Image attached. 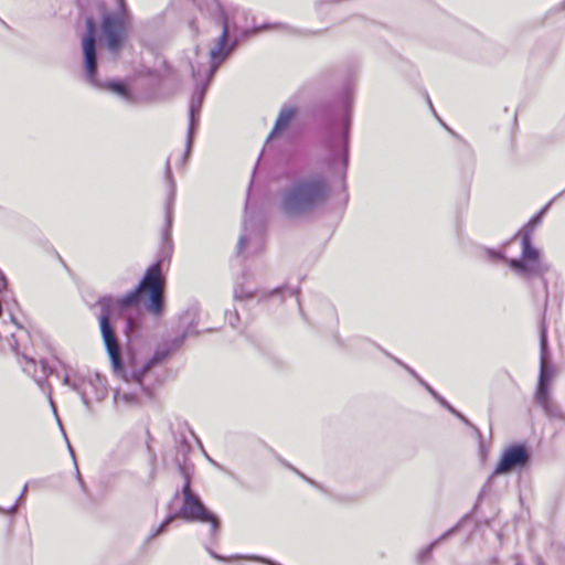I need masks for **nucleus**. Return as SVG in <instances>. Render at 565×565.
<instances>
[{
    "mask_svg": "<svg viewBox=\"0 0 565 565\" xmlns=\"http://www.w3.org/2000/svg\"><path fill=\"white\" fill-rule=\"evenodd\" d=\"M163 288L164 278L161 273L160 262H157L146 270L143 278L136 288L120 298L105 296L97 302L100 308V332L115 374L125 382L138 384L147 395H150V390L146 384V379L150 370L157 364L162 363L169 356L170 352L180 347L191 332L186 330L180 338L173 340L170 347L158 349L152 358L140 366H138L135 359L131 358L127 367L121 359L113 320L121 310L136 305L143 292H147L149 296L145 303L146 309L153 316H159L163 309Z\"/></svg>",
    "mask_w": 565,
    "mask_h": 565,
    "instance_id": "f257e3e1",
    "label": "nucleus"
},
{
    "mask_svg": "<svg viewBox=\"0 0 565 565\" xmlns=\"http://www.w3.org/2000/svg\"><path fill=\"white\" fill-rule=\"evenodd\" d=\"M193 2L204 15L222 28V32L214 40V44L209 52L210 65L207 67H195L192 65V75L196 84V89L190 100V122L186 136L185 156L189 154L192 147L195 129V115L201 110L207 85L213 78L216 70L231 55L238 44V38H230V31L232 28L230 17L218 0H193Z\"/></svg>",
    "mask_w": 565,
    "mask_h": 565,
    "instance_id": "f03ea898",
    "label": "nucleus"
},
{
    "mask_svg": "<svg viewBox=\"0 0 565 565\" xmlns=\"http://www.w3.org/2000/svg\"><path fill=\"white\" fill-rule=\"evenodd\" d=\"M329 193V183L322 174L297 175L281 193L280 210L288 217L309 215L327 201Z\"/></svg>",
    "mask_w": 565,
    "mask_h": 565,
    "instance_id": "7ed1b4c3",
    "label": "nucleus"
},
{
    "mask_svg": "<svg viewBox=\"0 0 565 565\" xmlns=\"http://www.w3.org/2000/svg\"><path fill=\"white\" fill-rule=\"evenodd\" d=\"M180 469L184 476V483L181 491H175L173 500L170 502L169 507H171L172 502L179 498L182 499V504L177 512L170 514L175 515V519L180 518L189 522L210 523L211 535L214 536L220 526L217 516L210 512L205 508L201 498L192 491L191 477L185 467H180Z\"/></svg>",
    "mask_w": 565,
    "mask_h": 565,
    "instance_id": "20e7f679",
    "label": "nucleus"
},
{
    "mask_svg": "<svg viewBox=\"0 0 565 565\" xmlns=\"http://www.w3.org/2000/svg\"><path fill=\"white\" fill-rule=\"evenodd\" d=\"M534 230L535 227H531L529 223L520 230L519 235H521L522 243L521 257L505 259L512 270L523 278L541 277L550 269L548 265L541 258L540 250L531 243Z\"/></svg>",
    "mask_w": 565,
    "mask_h": 565,
    "instance_id": "39448f33",
    "label": "nucleus"
},
{
    "mask_svg": "<svg viewBox=\"0 0 565 565\" xmlns=\"http://www.w3.org/2000/svg\"><path fill=\"white\" fill-rule=\"evenodd\" d=\"M86 33L83 39V53H84V68L86 79L94 86L99 88H106L117 94L122 99L129 100L130 93L127 87L119 82L102 83L96 76L97 68V53H96V25L92 17H88L85 21Z\"/></svg>",
    "mask_w": 565,
    "mask_h": 565,
    "instance_id": "423d86ee",
    "label": "nucleus"
},
{
    "mask_svg": "<svg viewBox=\"0 0 565 565\" xmlns=\"http://www.w3.org/2000/svg\"><path fill=\"white\" fill-rule=\"evenodd\" d=\"M117 8L114 13L105 14L103 18V33L107 47L117 53L124 41L125 24L127 21V9L125 0H116Z\"/></svg>",
    "mask_w": 565,
    "mask_h": 565,
    "instance_id": "0eeeda50",
    "label": "nucleus"
},
{
    "mask_svg": "<svg viewBox=\"0 0 565 565\" xmlns=\"http://www.w3.org/2000/svg\"><path fill=\"white\" fill-rule=\"evenodd\" d=\"M554 373V367L550 363L547 328L543 323L540 332V373L535 392V399L550 395V385L553 381Z\"/></svg>",
    "mask_w": 565,
    "mask_h": 565,
    "instance_id": "6e6552de",
    "label": "nucleus"
},
{
    "mask_svg": "<svg viewBox=\"0 0 565 565\" xmlns=\"http://www.w3.org/2000/svg\"><path fill=\"white\" fill-rule=\"evenodd\" d=\"M264 225L260 221L246 217L243 234L237 243V255L257 254L264 247Z\"/></svg>",
    "mask_w": 565,
    "mask_h": 565,
    "instance_id": "1a4fd4ad",
    "label": "nucleus"
},
{
    "mask_svg": "<svg viewBox=\"0 0 565 565\" xmlns=\"http://www.w3.org/2000/svg\"><path fill=\"white\" fill-rule=\"evenodd\" d=\"M530 459L529 451L523 445L508 447L495 467L494 475L508 473L514 469L524 467Z\"/></svg>",
    "mask_w": 565,
    "mask_h": 565,
    "instance_id": "9d476101",
    "label": "nucleus"
},
{
    "mask_svg": "<svg viewBox=\"0 0 565 565\" xmlns=\"http://www.w3.org/2000/svg\"><path fill=\"white\" fill-rule=\"evenodd\" d=\"M21 360L23 361V371L36 381L42 391H45L47 386L46 377L52 373V370L47 363L41 361L39 367L32 358H29L24 354L21 355Z\"/></svg>",
    "mask_w": 565,
    "mask_h": 565,
    "instance_id": "9b49d317",
    "label": "nucleus"
},
{
    "mask_svg": "<svg viewBox=\"0 0 565 565\" xmlns=\"http://www.w3.org/2000/svg\"><path fill=\"white\" fill-rule=\"evenodd\" d=\"M298 113V108L292 105H284L278 114V117L275 121V125L267 137L265 148L268 147L270 141L276 138L278 135L284 132L291 121L295 119L296 115Z\"/></svg>",
    "mask_w": 565,
    "mask_h": 565,
    "instance_id": "f8f14e48",
    "label": "nucleus"
},
{
    "mask_svg": "<svg viewBox=\"0 0 565 565\" xmlns=\"http://www.w3.org/2000/svg\"><path fill=\"white\" fill-rule=\"evenodd\" d=\"M349 128H350V117L345 115L343 119L341 132L339 137V149L331 148L332 151V160L335 161L339 157L342 169L345 170L348 166V156H349Z\"/></svg>",
    "mask_w": 565,
    "mask_h": 565,
    "instance_id": "ddd939ff",
    "label": "nucleus"
},
{
    "mask_svg": "<svg viewBox=\"0 0 565 565\" xmlns=\"http://www.w3.org/2000/svg\"><path fill=\"white\" fill-rule=\"evenodd\" d=\"M63 384L78 393L84 405L88 406L92 401V379H73L68 373L63 377Z\"/></svg>",
    "mask_w": 565,
    "mask_h": 565,
    "instance_id": "4468645a",
    "label": "nucleus"
},
{
    "mask_svg": "<svg viewBox=\"0 0 565 565\" xmlns=\"http://www.w3.org/2000/svg\"><path fill=\"white\" fill-rule=\"evenodd\" d=\"M535 402L543 408L545 415L551 420H559L565 423V413L561 406L557 405L551 397V395L536 398Z\"/></svg>",
    "mask_w": 565,
    "mask_h": 565,
    "instance_id": "2eb2a0df",
    "label": "nucleus"
},
{
    "mask_svg": "<svg viewBox=\"0 0 565 565\" xmlns=\"http://www.w3.org/2000/svg\"><path fill=\"white\" fill-rule=\"evenodd\" d=\"M164 170H166V177L170 183V196H169V201H168L167 210H166L167 228H166V234H164L166 238L168 239L169 232H170L171 224H172V202L174 199V183H173V179H172V169H171L169 159L166 162Z\"/></svg>",
    "mask_w": 565,
    "mask_h": 565,
    "instance_id": "dca6fc26",
    "label": "nucleus"
},
{
    "mask_svg": "<svg viewBox=\"0 0 565 565\" xmlns=\"http://www.w3.org/2000/svg\"><path fill=\"white\" fill-rule=\"evenodd\" d=\"M114 402L116 405H136L138 404V395L135 392H126L121 388H117L114 393Z\"/></svg>",
    "mask_w": 565,
    "mask_h": 565,
    "instance_id": "f3484780",
    "label": "nucleus"
},
{
    "mask_svg": "<svg viewBox=\"0 0 565 565\" xmlns=\"http://www.w3.org/2000/svg\"><path fill=\"white\" fill-rule=\"evenodd\" d=\"M427 392L446 409H448L451 414L460 418L463 423L469 424L468 419L459 413L456 408H454L443 396H440L429 384L425 387Z\"/></svg>",
    "mask_w": 565,
    "mask_h": 565,
    "instance_id": "a211bd4d",
    "label": "nucleus"
},
{
    "mask_svg": "<svg viewBox=\"0 0 565 565\" xmlns=\"http://www.w3.org/2000/svg\"><path fill=\"white\" fill-rule=\"evenodd\" d=\"M458 527H459V524L455 525L454 527H451L450 530L445 532L441 536H439L437 540L431 542L427 547H425L423 551L419 552V554H418L419 558L422 561L429 558L433 548L435 546H437L439 543H441L444 540H446L449 535L455 533L458 530Z\"/></svg>",
    "mask_w": 565,
    "mask_h": 565,
    "instance_id": "6ab92c4d",
    "label": "nucleus"
},
{
    "mask_svg": "<svg viewBox=\"0 0 565 565\" xmlns=\"http://www.w3.org/2000/svg\"><path fill=\"white\" fill-rule=\"evenodd\" d=\"M257 291L253 288L245 287L243 282L236 281L234 287V298L236 300H246L255 297Z\"/></svg>",
    "mask_w": 565,
    "mask_h": 565,
    "instance_id": "aec40b11",
    "label": "nucleus"
},
{
    "mask_svg": "<svg viewBox=\"0 0 565 565\" xmlns=\"http://www.w3.org/2000/svg\"><path fill=\"white\" fill-rule=\"evenodd\" d=\"M209 553L211 554V556L213 558H215L217 561L226 562V561L232 559V557H224L222 555L216 554L212 550H209ZM233 558H243V556H233ZM244 558L256 561V562H260V563H264V564H267V565H280L278 563H275V562H273V561H270L268 558L260 557V556H244Z\"/></svg>",
    "mask_w": 565,
    "mask_h": 565,
    "instance_id": "412c9836",
    "label": "nucleus"
},
{
    "mask_svg": "<svg viewBox=\"0 0 565 565\" xmlns=\"http://www.w3.org/2000/svg\"><path fill=\"white\" fill-rule=\"evenodd\" d=\"M175 520V515H171L169 514L160 525H158L157 527H153L152 531L150 532L149 536L147 537V541H150L152 539H154L156 536L160 535L161 533H163L167 527Z\"/></svg>",
    "mask_w": 565,
    "mask_h": 565,
    "instance_id": "4be33fe9",
    "label": "nucleus"
},
{
    "mask_svg": "<svg viewBox=\"0 0 565 565\" xmlns=\"http://www.w3.org/2000/svg\"><path fill=\"white\" fill-rule=\"evenodd\" d=\"M396 363H398L399 365H402L414 379H416V381L423 385L424 387H426V385H428L427 382H425L412 367H409L408 365L404 364L402 361L395 359Z\"/></svg>",
    "mask_w": 565,
    "mask_h": 565,
    "instance_id": "5701e85b",
    "label": "nucleus"
},
{
    "mask_svg": "<svg viewBox=\"0 0 565 565\" xmlns=\"http://www.w3.org/2000/svg\"><path fill=\"white\" fill-rule=\"evenodd\" d=\"M396 363H398L399 365H402L414 379H416V381L423 385L424 387H426V385H428L427 382H425L412 367H409L408 365L404 364L402 361L395 359Z\"/></svg>",
    "mask_w": 565,
    "mask_h": 565,
    "instance_id": "b1692460",
    "label": "nucleus"
},
{
    "mask_svg": "<svg viewBox=\"0 0 565 565\" xmlns=\"http://www.w3.org/2000/svg\"><path fill=\"white\" fill-rule=\"evenodd\" d=\"M396 363H398L399 365H402L414 379H416V381L423 385L424 387H426V385H428L427 382H425L412 367H409L408 365L404 364L402 361L395 359Z\"/></svg>",
    "mask_w": 565,
    "mask_h": 565,
    "instance_id": "393cba45",
    "label": "nucleus"
},
{
    "mask_svg": "<svg viewBox=\"0 0 565 565\" xmlns=\"http://www.w3.org/2000/svg\"><path fill=\"white\" fill-rule=\"evenodd\" d=\"M551 203H547L536 215H534L527 223L531 227H536L541 221L545 212L547 211Z\"/></svg>",
    "mask_w": 565,
    "mask_h": 565,
    "instance_id": "a878e982",
    "label": "nucleus"
},
{
    "mask_svg": "<svg viewBox=\"0 0 565 565\" xmlns=\"http://www.w3.org/2000/svg\"><path fill=\"white\" fill-rule=\"evenodd\" d=\"M28 491V483L24 484L23 489H22V492L17 501L15 504H13L10 509L8 510H4L0 507V513H7V514H13L15 511H17V508H18V503L24 498L25 493Z\"/></svg>",
    "mask_w": 565,
    "mask_h": 565,
    "instance_id": "bb28decb",
    "label": "nucleus"
},
{
    "mask_svg": "<svg viewBox=\"0 0 565 565\" xmlns=\"http://www.w3.org/2000/svg\"><path fill=\"white\" fill-rule=\"evenodd\" d=\"M225 319L227 321V323L232 327V328H236L238 322H239V316L237 313V311H227L225 313Z\"/></svg>",
    "mask_w": 565,
    "mask_h": 565,
    "instance_id": "cd10ccee",
    "label": "nucleus"
},
{
    "mask_svg": "<svg viewBox=\"0 0 565 565\" xmlns=\"http://www.w3.org/2000/svg\"><path fill=\"white\" fill-rule=\"evenodd\" d=\"M6 287H7V279L2 275V273H0V291L3 290Z\"/></svg>",
    "mask_w": 565,
    "mask_h": 565,
    "instance_id": "c85d7f7f",
    "label": "nucleus"
},
{
    "mask_svg": "<svg viewBox=\"0 0 565 565\" xmlns=\"http://www.w3.org/2000/svg\"><path fill=\"white\" fill-rule=\"evenodd\" d=\"M268 28H269V25H262V26L255 28L254 30L246 31L245 33H246V35H248L250 33H255L257 31H263V30L268 29Z\"/></svg>",
    "mask_w": 565,
    "mask_h": 565,
    "instance_id": "c756f323",
    "label": "nucleus"
},
{
    "mask_svg": "<svg viewBox=\"0 0 565 565\" xmlns=\"http://www.w3.org/2000/svg\"><path fill=\"white\" fill-rule=\"evenodd\" d=\"M490 256L492 258H495V259H505L499 252H493V250H490L489 252Z\"/></svg>",
    "mask_w": 565,
    "mask_h": 565,
    "instance_id": "7c9ffc66",
    "label": "nucleus"
},
{
    "mask_svg": "<svg viewBox=\"0 0 565 565\" xmlns=\"http://www.w3.org/2000/svg\"><path fill=\"white\" fill-rule=\"evenodd\" d=\"M104 396H105V388H104V387H100V388H99V390H97V392H96V398H97V399H102Z\"/></svg>",
    "mask_w": 565,
    "mask_h": 565,
    "instance_id": "2f4dec72",
    "label": "nucleus"
},
{
    "mask_svg": "<svg viewBox=\"0 0 565 565\" xmlns=\"http://www.w3.org/2000/svg\"><path fill=\"white\" fill-rule=\"evenodd\" d=\"M274 26H275V28H280V29H282L285 32H290V31H291V29H290V28H288V26H286V25H282V24H275Z\"/></svg>",
    "mask_w": 565,
    "mask_h": 565,
    "instance_id": "473e14b6",
    "label": "nucleus"
},
{
    "mask_svg": "<svg viewBox=\"0 0 565 565\" xmlns=\"http://www.w3.org/2000/svg\"><path fill=\"white\" fill-rule=\"evenodd\" d=\"M76 477H77V480H78V482H79L81 487H84L83 479H82V477H81L79 471H78V469H77V468H76Z\"/></svg>",
    "mask_w": 565,
    "mask_h": 565,
    "instance_id": "72a5a7b5",
    "label": "nucleus"
},
{
    "mask_svg": "<svg viewBox=\"0 0 565 565\" xmlns=\"http://www.w3.org/2000/svg\"><path fill=\"white\" fill-rule=\"evenodd\" d=\"M49 399H50V403H51L52 407L54 408V403H53V399L51 397V392H49Z\"/></svg>",
    "mask_w": 565,
    "mask_h": 565,
    "instance_id": "f704fd0d",
    "label": "nucleus"
},
{
    "mask_svg": "<svg viewBox=\"0 0 565 565\" xmlns=\"http://www.w3.org/2000/svg\"><path fill=\"white\" fill-rule=\"evenodd\" d=\"M153 478H154V468H152L151 473H150V479L153 480Z\"/></svg>",
    "mask_w": 565,
    "mask_h": 565,
    "instance_id": "c9c22d12",
    "label": "nucleus"
},
{
    "mask_svg": "<svg viewBox=\"0 0 565 565\" xmlns=\"http://www.w3.org/2000/svg\"><path fill=\"white\" fill-rule=\"evenodd\" d=\"M428 104H429L430 109L435 113L433 104H431V102L429 99H428Z\"/></svg>",
    "mask_w": 565,
    "mask_h": 565,
    "instance_id": "e433bc0d",
    "label": "nucleus"
},
{
    "mask_svg": "<svg viewBox=\"0 0 565 565\" xmlns=\"http://www.w3.org/2000/svg\"><path fill=\"white\" fill-rule=\"evenodd\" d=\"M13 350H14V351H15V353L19 355V352H18V345H17V344H14V345H13Z\"/></svg>",
    "mask_w": 565,
    "mask_h": 565,
    "instance_id": "4c0bfd02",
    "label": "nucleus"
},
{
    "mask_svg": "<svg viewBox=\"0 0 565 565\" xmlns=\"http://www.w3.org/2000/svg\"><path fill=\"white\" fill-rule=\"evenodd\" d=\"M297 294H298V291H296V290H290V295H297Z\"/></svg>",
    "mask_w": 565,
    "mask_h": 565,
    "instance_id": "58836bf2",
    "label": "nucleus"
},
{
    "mask_svg": "<svg viewBox=\"0 0 565 565\" xmlns=\"http://www.w3.org/2000/svg\"><path fill=\"white\" fill-rule=\"evenodd\" d=\"M68 449H70V452L72 454V456H74L73 449L70 445H68Z\"/></svg>",
    "mask_w": 565,
    "mask_h": 565,
    "instance_id": "ea45409f",
    "label": "nucleus"
}]
</instances>
